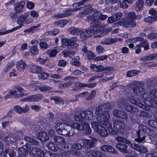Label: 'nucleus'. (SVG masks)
<instances>
[{
    "mask_svg": "<svg viewBox=\"0 0 157 157\" xmlns=\"http://www.w3.org/2000/svg\"><path fill=\"white\" fill-rule=\"evenodd\" d=\"M107 17L106 15L102 14L99 11L94 12L87 16L86 20L88 21H93L94 24L90 28L82 30L80 34V38L84 39L93 35L95 37H97L102 36L105 34L104 31L102 30V28L101 27L99 21L101 20H104Z\"/></svg>",
    "mask_w": 157,
    "mask_h": 157,
    "instance_id": "1",
    "label": "nucleus"
},
{
    "mask_svg": "<svg viewBox=\"0 0 157 157\" xmlns=\"http://www.w3.org/2000/svg\"><path fill=\"white\" fill-rule=\"evenodd\" d=\"M114 106L113 104L108 102L98 107L95 113L97 116V121L101 124L107 127L109 132L113 131L112 124L109 122L110 115L109 112L105 111V109H111Z\"/></svg>",
    "mask_w": 157,
    "mask_h": 157,
    "instance_id": "2",
    "label": "nucleus"
},
{
    "mask_svg": "<svg viewBox=\"0 0 157 157\" xmlns=\"http://www.w3.org/2000/svg\"><path fill=\"white\" fill-rule=\"evenodd\" d=\"M55 128L58 133L63 136H69L75 133V129L72 126L66 125L63 123H56Z\"/></svg>",
    "mask_w": 157,
    "mask_h": 157,
    "instance_id": "3",
    "label": "nucleus"
},
{
    "mask_svg": "<svg viewBox=\"0 0 157 157\" xmlns=\"http://www.w3.org/2000/svg\"><path fill=\"white\" fill-rule=\"evenodd\" d=\"M116 140L118 142L125 143L128 144H131L130 147L133 149L141 152L146 153L147 150L144 147L140 146L136 144H131V142L121 136H117L116 138Z\"/></svg>",
    "mask_w": 157,
    "mask_h": 157,
    "instance_id": "4",
    "label": "nucleus"
},
{
    "mask_svg": "<svg viewBox=\"0 0 157 157\" xmlns=\"http://www.w3.org/2000/svg\"><path fill=\"white\" fill-rule=\"evenodd\" d=\"M29 15L28 13H26L18 17L17 23L19 25L13 28L15 31L21 28L24 24H29L32 22L31 19L27 18Z\"/></svg>",
    "mask_w": 157,
    "mask_h": 157,
    "instance_id": "5",
    "label": "nucleus"
},
{
    "mask_svg": "<svg viewBox=\"0 0 157 157\" xmlns=\"http://www.w3.org/2000/svg\"><path fill=\"white\" fill-rule=\"evenodd\" d=\"M139 128V130L137 132V136L135 140L137 142L140 143L145 140V133H147L148 128L144 125L140 124Z\"/></svg>",
    "mask_w": 157,
    "mask_h": 157,
    "instance_id": "6",
    "label": "nucleus"
},
{
    "mask_svg": "<svg viewBox=\"0 0 157 157\" xmlns=\"http://www.w3.org/2000/svg\"><path fill=\"white\" fill-rule=\"evenodd\" d=\"M144 84L142 82L136 81L133 83L132 89L134 94L136 95H140L144 92Z\"/></svg>",
    "mask_w": 157,
    "mask_h": 157,
    "instance_id": "7",
    "label": "nucleus"
},
{
    "mask_svg": "<svg viewBox=\"0 0 157 157\" xmlns=\"http://www.w3.org/2000/svg\"><path fill=\"white\" fill-rule=\"evenodd\" d=\"M144 93L140 95V98H142V100L144 101V104L148 106L157 107V101L155 100H153L152 101L150 98V94L144 92Z\"/></svg>",
    "mask_w": 157,
    "mask_h": 157,
    "instance_id": "8",
    "label": "nucleus"
},
{
    "mask_svg": "<svg viewBox=\"0 0 157 157\" xmlns=\"http://www.w3.org/2000/svg\"><path fill=\"white\" fill-rule=\"evenodd\" d=\"M73 128L79 130H83L86 134H90L91 133V129L87 123L83 122L81 124L75 123L72 125Z\"/></svg>",
    "mask_w": 157,
    "mask_h": 157,
    "instance_id": "9",
    "label": "nucleus"
},
{
    "mask_svg": "<svg viewBox=\"0 0 157 157\" xmlns=\"http://www.w3.org/2000/svg\"><path fill=\"white\" fill-rule=\"evenodd\" d=\"M120 107H125L126 110L132 113H134L136 112L137 109L135 107L128 104V101L127 99H123L120 101Z\"/></svg>",
    "mask_w": 157,
    "mask_h": 157,
    "instance_id": "10",
    "label": "nucleus"
},
{
    "mask_svg": "<svg viewBox=\"0 0 157 157\" xmlns=\"http://www.w3.org/2000/svg\"><path fill=\"white\" fill-rule=\"evenodd\" d=\"M31 148V146L30 144H26L22 147L19 148L18 149V152L20 157L26 156Z\"/></svg>",
    "mask_w": 157,
    "mask_h": 157,
    "instance_id": "11",
    "label": "nucleus"
},
{
    "mask_svg": "<svg viewBox=\"0 0 157 157\" xmlns=\"http://www.w3.org/2000/svg\"><path fill=\"white\" fill-rule=\"evenodd\" d=\"M97 140L95 138H92L90 140L85 139L83 141V144L86 148H92L95 146Z\"/></svg>",
    "mask_w": 157,
    "mask_h": 157,
    "instance_id": "12",
    "label": "nucleus"
},
{
    "mask_svg": "<svg viewBox=\"0 0 157 157\" xmlns=\"http://www.w3.org/2000/svg\"><path fill=\"white\" fill-rule=\"evenodd\" d=\"M31 156L43 157L44 155L43 151L38 148L32 147L29 152Z\"/></svg>",
    "mask_w": 157,
    "mask_h": 157,
    "instance_id": "13",
    "label": "nucleus"
},
{
    "mask_svg": "<svg viewBox=\"0 0 157 157\" xmlns=\"http://www.w3.org/2000/svg\"><path fill=\"white\" fill-rule=\"evenodd\" d=\"M75 78V77L71 76H67L64 78V81L70 80L68 82H65L60 84L59 85V87L61 89H65L69 87L72 83V81L71 80H73Z\"/></svg>",
    "mask_w": 157,
    "mask_h": 157,
    "instance_id": "14",
    "label": "nucleus"
},
{
    "mask_svg": "<svg viewBox=\"0 0 157 157\" xmlns=\"http://www.w3.org/2000/svg\"><path fill=\"white\" fill-rule=\"evenodd\" d=\"M82 8L84 10L78 14L77 16L78 17H83L87 14L91 12L93 10L91 5H90L89 6L88 5H86L83 6Z\"/></svg>",
    "mask_w": 157,
    "mask_h": 157,
    "instance_id": "15",
    "label": "nucleus"
},
{
    "mask_svg": "<svg viewBox=\"0 0 157 157\" xmlns=\"http://www.w3.org/2000/svg\"><path fill=\"white\" fill-rule=\"evenodd\" d=\"M125 125L124 122L122 121L117 120L114 121L113 122L114 128L119 132L122 131L125 127Z\"/></svg>",
    "mask_w": 157,
    "mask_h": 157,
    "instance_id": "16",
    "label": "nucleus"
},
{
    "mask_svg": "<svg viewBox=\"0 0 157 157\" xmlns=\"http://www.w3.org/2000/svg\"><path fill=\"white\" fill-rule=\"evenodd\" d=\"M90 1V0H82L79 2L74 3L73 4V6L74 7H75L76 8L69 9L68 11L70 12L76 11L79 9L78 7L88 3Z\"/></svg>",
    "mask_w": 157,
    "mask_h": 157,
    "instance_id": "17",
    "label": "nucleus"
},
{
    "mask_svg": "<svg viewBox=\"0 0 157 157\" xmlns=\"http://www.w3.org/2000/svg\"><path fill=\"white\" fill-rule=\"evenodd\" d=\"M14 109L16 112L21 114L28 111L29 109V107L28 105H25L23 108L18 105H15L14 107Z\"/></svg>",
    "mask_w": 157,
    "mask_h": 157,
    "instance_id": "18",
    "label": "nucleus"
},
{
    "mask_svg": "<svg viewBox=\"0 0 157 157\" xmlns=\"http://www.w3.org/2000/svg\"><path fill=\"white\" fill-rule=\"evenodd\" d=\"M28 68L29 72L32 73H39L42 71L41 67L36 65H29Z\"/></svg>",
    "mask_w": 157,
    "mask_h": 157,
    "instance_id": "19",
    "label": "nucleus"
},
{
    "mask_svg": "<svg viewBox=\"0 0 157 157\" xmlns=\"http://www.w3.org/2000/svg\"><path fill=\"white\" fill-rule=\"evenodd\" d=\"M123 25L125 27H132L136 25V22L132 19L126 18L123 22Z\"/></svg>",
    "mask_w": 157,
    "mask_h": 157,
    "instance_id": "20",
    "label": "nucleus"
},
{
    "mask_svg": "<svg viewBox=\"0 0 157 157\" xmlns=\"http://www.w3.org/2000/svg\"><path fill=\"white\" fill-rule=\"evenodd\" d=\"M53 140L58 145L63 146L66 144L64 138L62 136H53Z\"/></svg>",
    "mask_w": 157,
    "mask_h": 157,
    "instance_id": "21",
    "label": "nucleus"
},
{
    "mask_svg": "<svg viewBox=\"0 0 157 157\" xmlns=\"http://www.w3.org/2000/svg\"><path fill=\"white\" fill-rule=\"evenodd\" d=\"M97 72L105 71V72H106L107 74L108 73V72H107V71L111 73L114 71V68L113 67H104L101 65L97 66Z\"/></svg>",
    "mask_w": 157,
    "mask_h": 157,
    "instance_id": "22",
    "label": "nucleus"
},
{
    "mask_svg": "<svg viewBox=\"0 0 157 157\" xmlns=\"http://www.w3.org/2000/svg\"><path fill=\"white\" fill-rule=\"evenodd\" d=\"M27 67V65L25 62L22 60L18 62L16 65L17 70L20 72H23L25 69Z\"/></svg>",
    "mask_w": 157,
    "mask_h": 157,
    "instance_id": "23",
    "label": "nucleus"
},
{
    "mask_svg": "<svg viewBox=\"0 0 157 157\" xmlns=\"http://www.w3.org/2000/svg\"><path fill=\"white\" fill-rule=\"evenodd\" d=\"M82 114L84 115V119H86L89 120L94 119L95 117L92 111L90 110H86L82 112Z\"/></svg>",
    "mask_w": 157,
    "mask_h": 157,
    "instance_id": "24",
    "label": "nucleus"
},
{
    "mask_svg": "<svg viewBox=\"0 0 157 157\" xmlns=\"http://www.w3.org/2000/svg\"><path fill=\"white\" fill-rule=\"evenodd\" d=\"M87 156L93 157H101L104 156V154L101 151H90L87 152Z\"/></svg>",
    "mask_w": 157,
    "mask_h": 157,
    "instance_id": "25",
    "label": "nucleus"
},
{
    "mask_svg": "<svg viewBox=\"0 0 157 157\" xmlns=\"http://www.w3.org/2000/svg\"><path fill=\"white\" fill-rule=\"evenodd\" d=\"M124 99H128V103L129 101L130 102L134 104L142 109L144 108V106L143 104L138 101H137L133 97H132L128 98H124Z\"/></svg>",
    "mask_w": 157,
    "mask_h": 157,
    "instance_id": "26",
    "label": "nucleus"
},
{
    "mask_svg": "<svg viewBox=\"0 0 157 157\" xmlns=\"http://www.w3.org/2000/svg\"><path fill=\"white\" fill-rule=\"evenodd\" d=\"M101 150L104 151L111 152L114 154H117V152L111 146L108 145H103L101 147Z\"/></svg>",
    "mask_w": 157,
    "mask_h": 157,
    "instance_id": "27",
    "label": "nucleus"
},
{
    "mask_svg": "<svg viewBox=\"0 0 157 157\" xmlns=\"http://www.w3.org/2000/svg\"><path fill=\"white\" fill-rule=\"evenodd\" d=\"M96 132L101 137L107 136L108 135L107 130L102 125Z\"/></svg>",
    "mask_w": 157,
    "mask_h": 157,
    "instance_id": "28",
    "label": "nucleus"
},
{
    "mask_svg": "<svg viewBox=\"0 0 157 157\" xmlns=\"http://www.w3.org/2000/svg\"><path fill=\"white\" fill-rule=\"evenodd\" d=\"M9 93L11 95H13L14 98H21L24 96H26L28 95L27 93H22L19 95L17 94V92L16 90H10L9 91Z\"/></svg>",
    "mask_w": 157,
    "mask_h": 157,
    "instance_id": "29",
    "label": "nucleus"
},
{
    "mask_svg": "<svg viewBox=\"0 0 157 157\" xmlns=\"http://www.w3.org/2000/svg\"><path fill=\"white\" fill-rule=\"evenodd\" d=\"M43 96L42 94H38L30 96L31 102L38 101L43 98Z\"/></svg>",
    "mask_w": 157,
    "mask_h": 157,
    "instance_id": "30",
    "label": "nucleus"
},
{
    "mask_svg": "<svg viewBox=\"0 0 157 157\" xmlns=\"http://www.w3.org/2000/svg\"><path fill=\"white\" fill-rule=\"evenodd\" d=\"M116 147L120 151L122 152L126 153L127 152V147L125 144L118 143L116 145Z\"/></svg>",
    "mask_w": 157,
    "mask_h": 157,
    "instance_id": "31",
    "label": "nucleus"
},
{
    "mask_svg": "<svg viewBox=\"0 0 157 157\" xmlns=\"http://www.w3.org/2000/svg\"><path fill=\"white\" fill-rule=\"evenodd\" d=\"M157 57V54L154 53L147 56H143L141 57V60L144 61L152 60Z\"/></svg>",
    "mask_w": 157,
    "mask_h": 157,
    "instance_id": "32",
    "label": "nucleus"
},
{
    "mask_svg": "<svg viewBox=\"0 0 157 157\" xmlns=\"http://www.w3.org/2000/svg\"><path fill=\"white\" fill-rule=\"evenodd\" d=\"M78 154V153L76 151H75L73 149L71 150V151L66 152L63 151L60 154V155L63 157V156L66 157V156H71V155L77 156Z\"/></svg>",
    "mask_w": 157,
    "mask_h": 157,
    "instance_id": "33",
    "label": "nucleus"
},
{
    "mask_svg": "<svg viewBox=\"0 0 157 157\" xmlns=\"http://www.w3.org/2000/svg\"><path fill=\"white\" fill-rule=\"evenodd\" d=\"M48 148L53 151H56L59 149V147L55 144L53 142H50L47 145Z\"/></svg>",
    "mask_w": 157,
    "mask_h": 157,
    "instance_id": "34",
    "label": "nucleus"
},
{
    "mask_svg": "<svg viewBox=\"0 0 157 157\" xmlns=\"http://www.w3.org/2000/svg\"><path fill=\"white\" fill-rule=\"evenodd\" d=\"M38 136L39 139L43 142L46 141L49 139L47 133L44 132H39Z\"/></svg>",
    "mask_w": 157,
    "mask_h": 157,
    "instance_id": "35",
    "label": "nucleus"
},
{
    "mask_svg": "<svg viewBox=\"0 0 157 157\" xmlns=\"http://www.w3.org/2000/svg\"><path fill=\"white\" fill-rule=\"evenodd\" d=\"M142 41L140 44L136 45V47H144L145 50H147L149 48V46L147 40L143 39Z\"/></svg>",
    "mask_w": 157,
    "mask_h": 157,
    "instance_id": "36",
    "label": "nucleus"
},
{
    "mask_svg": "<svg viewBox=\"0 0 157 157\" xmlns=\"http://www.w3.org/2000/svg\"><path fill=\"white\" fill-rule=\"evenodd\" d=\"M148 135L150 136V140L151 141L152 140H153L156 137L157 134L153 130H151L149 128L147 131V133Z\"/></svg>",
    "mask_w": 157,
    "mask_h": 157,
    "instance_id": "37",
    "label": "nucleus"
},
{
    "mask_svg": "<svg viewBox=\"0 0 157 157\" xmlns=\"http://www.w3.org/2000/svg\"><path fill=\"white\" fill-rule=\"evenodd\" d=\"M150 96L152 101L155 100L157 101V89L151 90L150 91Z\"/></svg>",
    "mask_w": 157,
    "mask_h": 157,
    "instance_id": "38",
    "label": "nucleus"
},
{
    "mask_svg": "<svg viewBox=\"0 0 157 157\" xmlns=\"http://www.w3.org/2000/svg\"><path fill=\"white\" fill-rule=\"evenodd\" d=\"M157 20V16H149L144 19V21L147 23H151Z\"/></svg>",
    "mask_w": 157,
    "mask_h": 157,
    "instance_id": "39",
    "label": "nucleus"
},
{
    "mask_svg": "<svg viewBox=\"0 0 157 157\" xmlns=\"http://www.w3.org/2000/svg\"><path fill=\"white\" fill-rule=\"evenodd\" d=\"M144 2L142 0H139L136 5L135 10L136 11H140L142 9Z\"/></svg>",
    "mask_w": 157,
    "mask_h": 157,
    "instance_id": "40",
    "label": "nucleus"
},
{
    "mask_svg": "<svg viewBox=\"0 0 157 157\" xmlns=\"http://www.w3.org/2000/svg\"><path fill=\"white\" fill-rule=\"evenodd\" d=\"M4 140L6 141L8 144H9L12 142H14L15 139H13V135L12 134H10L7 136H5Z\"/></svg>",
    "mask_w": 157,
    "mask_h": 157,
    "instance_id": "41",
    "label": "nucleus"
},
{
    "mask_svg": "<svg viewBox=\"0 0 157 157\" xmlns=\"http://www.w3.org/2000/svg\"><path fill=\"white\" fill-rule=\"evenodd\" d=\"M74 119L77 122H84L85 119L84 115L82 114V112L78 114L75 115Z\"/></svg>",
    "mask_w": 157,
    "mask_h": 157,
    "instance_id": "42",
    "label": "nucleus"
},
{
    "mask_svg": "<svg viewBox=\"0 0 157 157\" xmlns=\"http://www.w3.org/2000/svg\"><path fill=\"white\" fill-rule=\"evenodd\" d=\"M67 23V21L65 20H59L55 23V25L58 27H64Z\"/></svg>",
    "mask_w": 157,
    "mask_h": 157,
    "instance_id": "43",
    "label": "nucleus"
},
{
    "mask_svg": "<svg viewBox=\"0 0 157 157\" xmlns=\"http://www.w3.org/2000/svg\"><path fill=\"white\" fill-rule=\"evenodd\" d=\"M91 125L92 128L94 129L96 132H97L100 128H101L102 125L96 121L92 122Z\"/></svg>",
    "mask_w": 157,
    "mask_h": 157,
    "instance_id": "44",
    "label": "nucleus"
},
{
    "mask_svg": "<svg viewBox=\"0 0 157 157\" xmlns=\"http://www.w3.org/2000/svg\"><path fill=\"white\" fill-rule=\"evenodd\" d=\"M140 71L136 70H132L128 71L127 72V77H132L135 76L139 74Z\"/></svg>",
    "mask_w": 157,
    "mask_h": 157,
    "instance_id": "45",
    "label": "nucleus"
},
{
    "mask_svg": "<svg viewBox=\"0 0 157 157\" xmlns=\"http://www.w3.org/2000/svg\"><path fill=\"white\" fill-rule=\"evenodd\" d=\"M25 139L27 142L30 143L32 144L37 145L39 144V142L33 138L29 137L28 136H26L25 137Z\"/></svg>",
    "mask_w": 157,
    "mask_h": 157,
    "instance_id": "46",
    "label": "nucleus"
},
{
    "mask_svg": "<svg viewBox=\"0 0 157 157\" xmlns=\"http://www.w3.org/2000/svg\"><path fill=\"white\" fill-rule=\"evenodd\" d=\"M8 153V154L9 156L10 157H14L16 156V152L13 151L12 150H6L5 152H4L3 153V155L4 156H6V155L7 153Z\"/></svg>",
    "mask_w": 157,
    "mask_h": 157,
    "instance_id": "47",
    "label": "nucleus"
},
{
    "mask_svg": "<svg viewBox=\"0 0 157 157\" xmlns=\"http://www.w3.org/2000/svg\"><path fill=\"white\" fill-rule=\"evenodd\" d=\"M57 53L58 51L55 49H49L47 51V54L51 57L56 56Z\"/></svg>",
    "mask_w": 157,
    "mask_h": 157,
    "instance_id": "48",
    "label": "nucleus"
},
{
    "mask_svg": "<svg viewBox=\"0 0 157 157\" xmlns=\"http://www.w3.org/2000/svg\"><path fill=\"white\" fill-rule=\"evenodd\" d=\"M85 85L84 83H82L79 82H76L74 86L72 87L73 90L74 91H76L79 88L84 87Z\"/></svg>",
    "mask_w": 157,
    "mask_h": 157,
    "instance_id": "49",
    "label": "nucleus"
},
{
    "mask_svg": "<svg viewBox=\"0 0 157 157\" xmlns=\"http://www.w3.org/2000/svg\"><path fill=\"white\" fill-rule=\"evenodd\" d=\"M25 4V3L23 1H21L15 7V10L17 12L21 11Z\"/></svg>",
    "mask_w": 157,
    "mask_h": 157,
    "instance_id": "50",
    "label": "nucleus"
},
{
    "mask_svg": "<svg viewBox=\"0 0 157 157\" xmlns=\"http://www.w3.org/2000/svg\"><path fill=\"white\" fill-rule=\"evenodd\" d=\"M14 65L15 63L13 61L9 62L4 69V71L5 72H8Z\"/></svg>",
    "mask_w": 157,
    "mask_h": 157,
    "instance_id": "51",
    "label": "nucleus"
},
{
    "mask_svg": "<svg viewBox=\"0 0 157 157\" xmlns=\"http://www.w3.org/2000/svg\"><path fill=\"white\" fill-rule=\"evenodd\" d=\"M68 31L71 34L73 35H78L80 32V31L78 28L75 27H72L70 28L68 30Z\"/></svg>",
    "mask_w": 157,
    "mask_h": 157,
    "instance_id": "52",
    "label": "nucleus"
},
{
    "mask_svg": "<svg viewBox=\"0 0 157 157\" xmlns=\"http://www.w3.org/2000/svg\"><path fill=\"white\" fill-rule=\"evenodd\" d=\"M143 40V38L140 37L138 36L132 39H129L128 40H126V42L136 43L137 41H140Z\"/></svg>",
    "mask_w": 157,
    "mask_h": 157,
    "instance_id": "53",
    "label": "nucleus"
},
{
    "mask_svg": "<svg viewBox=\"0 0 157 157\" xmlns=\"http://www.w3.org/2000/svg\"><path fill=\"white\" fill-rule=\"evenodd\" d=\"M49 76V74L44 71L42 72L38 75V77L39 78L43 79H47Z\"/></svg>",
    "mask_w": 157,
    "mask_h": 157,
    "instance_id": "54",
    "label": "nucleus"
},
{
    "mask_svg": "<svg viewBox=\"0 0 157 157\" xmlns=\"http://www.w3.org/2000/svg\"><path fill=\"white\" fill-rule=\"evenodd\" d=\"M70 14L68 12L67 13V12L63 13H58L55 14L54 15V17L58 18H60L67 16L70 15Z\"/></svg>",
    "mask_w": 157,
    "mask_h": 157,
    "instance_id": "55",
    "label": "nucleus"
},
{
    "mask_svg": "<svg viewBox=\"0 0 157 157\" xmlns=\"http://www.w3.org/2000/svg\"><path fill=\"white\" fill-rule=\"evenodd\" d=\"M39 90L42 92L47 91H50L52 89V87L46 85L42 86L39 87Z\"/></svg>",
    "mask_w": 157,
    "mask_h": 157,
    "instance_id": "56",
    "label": "nucleus"
},
{
    "mask_svg": "<svg viewBox=\"0 0 157 157\" xmlns=\"http://www.w3.org/2000/svg\"><path fill=\"white\" fill-rule=\"evenodd\" d=\"M30 52L32 54V56L37 55L39 53L37 46H32Z\"/></svg>",
    "mask_w": 157,
    "mask_h": 157,
    "instance_id": "57",
    "label": "nucleus"
},
{
    "mask_svg": "<svg viewBox=\"0 0 157 157\" xmlns=\"http://www.w3.org/2000/svg\"><path fill=\"white\" fill-rule=\"evenodd\" d=\"M149 125L152 127L157 130V122L154 120H150L148 121Z\"/></svg>",
    "mask_w": 157,
    "mask_h": 157,
    "instance_id": "58",
    "label": "nucleus"
},
{
    "mask_svg": "<svg viewBox=\"0 0 157 157\" xmlns=\"http://www.w3.org/2000/svg\"><path fill=\"white\" fill-rule=\"evenodd\" d=\"M122 15V14L121 13L118 12L114 13L113 16L115 21H117L121 19Z\"/></svg>",
    "mask_w": 157,
    "mask_h": 157,
    "instance_id": "59",
    "label": "nucleus"
},
{
    "mask_svg": "<svg viewBox=\"0 0 157 157\" xmlns=\"http://www.w3.org/2000/svg\"><path fill=\"white\" fill-rule=\"evenodd\" d=\"M15 31L13 28L9 30H6L5 29H2L0 30V35H3L5 34H7L11 32Z\"/></svg>",
    "mask_w": 157,
    "mask_h": 157,
    "instance_id": "60",
    "label": "nucleus"
},
{
    "mask_svg": "<svg viewBox=\"0 0 157 157\" xmlns=\"http://www.w3.org/2000/svg\"><path fill=\"white\" fill-rule=\"evenodd\" d=\"M139 116L141 117H150L151 115L145 111H141L139 114Z\"/></svg>",
    "mask_w": 157,
    "mask_h": 157,
    "instance_id": "61",
    "label": "nucleus"
},
{
    "mask_svg": "<svg viewBox=\"0 0 157 157\" xmlns=\"http://www.w3.org/2000/svg\"><path fill=\"white\" fill-rule=\"evenodd\" d=\"M136 17L135 13L134 12H130L128 14V17L126 18L128 19H132L133 20Z\"/></svg>",
    "mask_w": 157,
    "mask_h": 157,
    "instance_id": "62",
    "label": "nucleus"
},
{
    "mask_svg": "<svg viewBox=\"0 0 157 157\" xmlns=\"http://www.w3.org/2000/svg\"><path fill=\"white\" fill-rule=\"evenodd\" d=\"M119 117L123 119H126L128 118V115L127 114L122 111H120Z\"/></svg>",
    "mask_w": 157,
    "mask_h": 157,
    "instance_id": "63",
    "label": "nucleus"
},
{
    "mask_svg": "<svg viewBox=\"0 0 157 157\" xmlns=\"http://www.w3.org/2000/svg\"><path fill=\"white\" fill-rule=\"evenodd\" d=\"M88 95L89 93H88L86 92H84L79 94L76 95L75 97L77 98H85Z\"/></svg>",
    "mask_w": 157,
    "mask_h": 157,
    "instance_id": "64",
    "label": "nucleus"
}]
</instances>
